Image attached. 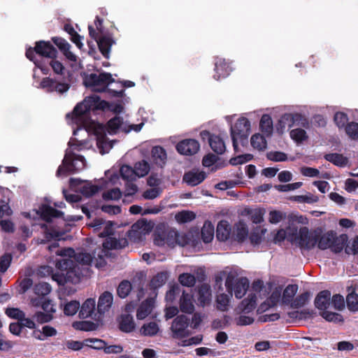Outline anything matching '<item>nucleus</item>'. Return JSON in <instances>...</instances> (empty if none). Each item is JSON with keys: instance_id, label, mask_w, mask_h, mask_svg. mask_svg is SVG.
I'll return each mask as SVG.
<instances>
[{"instance_id": "nucleus-1", "label": "nucleus", "mask_w": 358, "mask_h": 358, "mask_svg": "<svg viewBox=\"0 0 358 358\" xmlns=\"http://www.w3.org/2000/svg\"><path fill=\"white\" fill-rule=\"evenodd\" d=\"M153 236L154 243L158 246L166 244L172 247L176 245H191L196 248L200 244L199 229L190 230L187 233H180L171 228L169 225H156Z\"/></svg>"}, {"instance_id": "nucleus-2", "label": "nucleus", "mask_w": 358, "mask_h": 358, "mask_svg": "<svg viewBox=\"0 0 358 358\" xmlns=\"http://www.w3.org/2000/svg\"><path fill=\"white\" fill-rule=\"evenodd\" d=\"M25 55L43 74L47 75L49 69L46 62L52 57H57L58 52L50 41H39L35 43L34 48L27 49Z\"/></svg>"}, {"instance_id": "nucleus-3", "label": "nucleus", "mask_w": 358, "mask_h": 358, "mask_svg": "<svg viewBox=\"0 0 358 358\" xmlns=\"http://www.w3.org/2000/svg\"><path fill=\"white\" fill-rule=\"evenodd\" d=\"M108 104V101L101 100L98 95L93 94L87 96L74 107L72 119L76 121L89 120L92 111L104 110Z\"/></svg>"}, {"instance_id": "nucleus-4", "label": "nucleus", "mask_w": 358, "mask_h": 358, "mask_svg": "<svg viewBox=\"0 0 358 358\" xmlns=\"http://www.w3.org/2000/svg\"><path fill=\"white\" fill-rule=\"evenodd\" d=\"M319 229L320 236L317 239V247L321 250L330 249L334 253H340L348 241V235L343 234L338 236L337 233L332 230L324 233L322 227H319Z\"/></svg>"}, {"instance_id": "nucleus-5", "label": "nucleus", "mask_w": 358, "mask_h": 358, "mask_svg": "<svg viewBox=\"0 0 358 358\" xmlns=\"http://www.w3.org/2000/svg\"><path fill=\"white\" fill-rule=\"evenodd\" d=\"M293 231L294 234L289 236L292 244L296 243L300 248L307 250H312L317 246L320 236L319 227L313 230H309L308 227H303L298 231L297 225H296Z\"/></svg>"}, {"instance_id": "nucleus-6", "label": "nucleus", "mask_w": 358, "mask_h": 358, "mask_svg": "<svg viewBox=\"0 0 358 358\" xmlns=\"http://www.w3.org/2000/svg\"><path fill=\"white\" fill-rule=\"evenodd\" d=\"M248 225H217L216 237L220 241L243 243L248 237Z\"/></svg>"}, {"instance_id": "nucleus-7", "label": "nucleus", "mask_w": 358, "mask_h": 358, "mask_svg": "<svg viewBox=\"0 0 358 358\" xmlns=\"http://www.w3.org/2000/svg\"><path fill=\"white\" fill-rule=\"evenodd\" d=\"M250 131V122L244 117L238 118L234 125L231 126L230 134L235 152H238V139L243 146L248 144Z\"/></svg>"}, {"instance_id": "nucleus-8", "label": "nucleus", "mask_w": 358, "mask_h": 358, "mask_svg": "<svg viewBox=\"0 0 358 358\" xmlns=\"http://www.w3.org/2000/svg\"><path fill=\"white\" fill-rule=\"evenodd\" d=\"M85 159L83 155L73 152L66 154L62 164L56 172V176L60 177L69 173H74L85 166Z\"/></svg>"}, {"instance_id": "nucleus-9", "label": "nucleus", "mask_w": 358, "mask_h": 358, "mask_svg": "<svg viewBox=\"0 0 358 358\" xmlns=\"http://www.w3.org/2000/svg\"><path fill=\"white\" fill-rule=\"evenodd\" d=\"M114 81L110 73L103 72L99 74L92 73L85 77L83 83L87 87H92L94 91L101 92H104Z\"/></svg>"}, {"instance_id": "nucleus-10", "label": "nucleus", "mask_w": 358, "mask_h": 358, "mask_svg": "<svg viewBox=\"0 0 358 358\" xmlns=\"http://www.w3.org/2000/svg\"><path fill=\"white\" fill-rule=\"evenodd\" d=\"M36 213L38 215L39 218L47 222L48 224L53 222L55 220L60 219L63 221L66 220H78L82 217H78L76 219L74 217H71V218H65L64 213L56 209L55 208L50 206L46 203H41L37 210H36Z\"/></svg>"}, {"instance_id": "nucleus-11", "label": "nucleus", "mask_w": 358, "mask_h": 358, "mask_svg": "<svg viewBox=\"0 0 358 358\" xmlns=\"http://www.w3.org/2000/svg\"><path fill=\"white\" fill-rule=\"evenodd\" d=\"M287 221V224H308L306 217L299 213L292 212L289 214L280 210H273L269 212L268 222L270 224H278L282 221Z\"/></svg>"}, {"instance_id": "nucleus-12", "label": "nucleus", "mask_w": 358, "mask_h": 358, "mask_svg": "<svg viewBox=\"0 0 358 358\" xmlns=\"http://www.w3.org/2000/svg\"><path fill=\"white\" fill-rule=\"evenodd\" d=\"M225 286L228 292L232 294L234 292L236 298L241 299L249 287V280L246 277L236 278L232 273L228 274L225 280Z\"/></svg>"}, {"instance_id": "nucleus-13", "label": "nucleus", "mask_w": 358, "mask_h": 358, "mask_svg": "<svg viewBox=\"0 0 358 358\" xmlns=\"http://www.w3.org/2000/svg\"><path fill=\"white\" fill-rule=\"evenodd\" d=\"M113 226L114 225H106L103 231L100 234L101 237H108V238L103 243V247L110 250H117L125 248L128 245L129 238L124 237L117 239L115 238L110 237V235L113 234Z\"/></svg>"}, {"instance_id": "nucleus-14", "label": "nucleus", "mask_w": 358, "mask_h": 358, "mask_svg": "<svg viewBox=\"0 0 358 358\" xmlns=\"http://www.w3.org/2000/svg\"><path fill=\"white\" fill-rule=\"evenodd\" d=\"M79 309L80 318L85 319L90 317L96 322H101L102 321L98 309H96V301L94 299L89 298L86 299L82 306L80 305Z\"/></svg>"}, {"instance_id": "nucleus-15", "label": "nucleus", "mask_w": 358, "mask_h": 358, "mask_svg": "<svg viewBox=\"0 0 358 358\" xmlns=\"http://www.w3.org/2000/svg\"><path fill=\"white\" fill-rule=\"evenodd\" d=\"M94 135L96 138V145L101 155L107 153L113 147V143L109 141L106 136V126L97 124L94 127Z\"/></svg>"}, {"instance_id": "nucleus-16", "label": "nucleus", "mask_w": 358, "mask_h": 358, "mask_svg": "<svg viewBox=\"0 0 358 358\" xmlns=\"http://www.w3.org/2000/svg\"><path fill=\"white\" fill-rule=\"evenodd\" d=\"M155 225H131V229L127 232V237L131 243H140L145 239Z\"/></svg>"}, {"instance_id": "nucleus-17", "label": "nucleus", "mask_w": 358, "mask_h": 358, "mask_svg": "<svg viewBox=\"0 0 358 358\" xmlns=\"http://www.w3.org/2000/svg\"><path fill=\"white\" fill-rule=\"evenodd\" d=\"M189 318L185 315H178L173 320L171 329L174 338H183L188 336L187 328L189 325Z\"/></svg>"}, {"instance_id": "nucleus-18", "label": "nucleus", "mask_w": 358, "mask_h": 358, "mask_svg": "<svg viewBox=\"0 0 358 358\" xmlns=\"http://www.w3.org/2000/svg\"><path fill=\"white\" fill-rule=\"evenodd\" d=\"M202 140H208L210 148L217 155H222L226 150L225 143L223 139L217 135L212 134L207 130L200 132Z\"/></svg>"}, {"instance_id": "nucleus-19", "label": "nucleus", "mask_w": 358, "mask_h": 358, "mask_svg": "<svg viewBox=\"0 0 358 358\" xmlns=\"http://www.w3.org/2000/svg\"><path fill=\"white\" fill-rule=\"evenodd\" d=\"M40 85L48 92H57L61 94L67 92L70 88L69 83L60 82L50 77L43 78L40 83Z\"/></svg>"}, {"instance_id": "nucleus-20", "label": "nucleus", "mask_w": 358, "mask_h": 358, "mask_svg": "<svg viewBox=\"0 0 358 358\" xmlns=\"http://www.w3.org/2000/svg\"><path fill=\"white\" fill-rule=\"evenodd\" d=\"M199 149L200 144L199 141L193 138L182 140L176 145L177 151L183 155H194L199 152Z\"/></svg>"}, {"instance_id": "nucleus-21", "label": "nucleus", "mask_w": 358, "mask_h": 358, "mask_svg": "<svg viewBox=\"0 0 358 358\" xmlns=\"http://www.w3.org/2000/svg\"><path fill=\"white\" fill-rule=\"evenodd\" d=\"M113 303V295L108 291L103 292L99 297L97 309L103 320V315L108 312Z\"/></svg>"}, {"instance_id": "nucleus-22", "label": "nucleus", "mask_w": 358, "mask_h": 358, "mask_svg": "<svg viewBox=\"0 0 358 358\" xmlns=\"http://www.w3.org/2000/svg\"><path fill=\"white\" fill-rule=\"evenodd\" d=\"M231 66L230 63L226 61L225 59L217 57L215 62V71L214 77L216 80L222 78H226L231 71Z\"/></svg>"}, {"instance_id": "nucleus-23", "label": "nucleus", "mask_w": 358, "mask_h": 358, "mask_svg": "<svg viewBox=\"0 0 358 358\" xmlns=\"http://www.w3.org/2000/svg\"><path fill=\"white\" fill-rule=\"evenodd\" d=\"M52 41L57 46L65 57L71 62H76L77 57L70 51L71 45L63 38L54 36Z\"/></svg>"}, {"instance_id": "nucleus-24", "label": "nucleus", "mask_w": 358, "mask_h": 358, "mask_svg": "<svg viewBox=\"0 0 358 358\" xmlns=\"http://www.w3.org/2000/svg\"><path fill=\"white\" fill-rule=\"evenodd\" d=\"M265 213L266 210L264 208L246 207L242 210L241 215L243 216H249L252 224H261L264 221V215Z\"/></svg>"}, {"instance_id": "nucleus-25", "label": "nucleus", "mask_w": 358, "mask_h": 358, "mask_svg": "<svg viewBox=\"0 0 358 358\" xmlns=\"http://www.w3.org/2000/svg\"><path fill=\"white\" fill-rule=\"evenodd\" d=\"M119 329L124 333H131L136 327L133 317L129 314L121 315L118 318Z\"/></svg>"}, {"instance_id": "nucleus-26", "label": "nucleus", "mask_w": 358, "mask_h": 358, "mask_svg": "<svg viewBox=\"0 0 358 358\" xmlns=\"http://www.w3.org/2000/svg\"><path fill=\"white\" fill-rule=\"evenodd\" d=\"M96 43L102 55L108 59L111 46L115 43L114 40L109 36H101Z\"/></svg>"}, {"instance_id": "nucleus-27", "label": "nucleus", "mask_w": 358, "mask_h": 358, "mask_svg": "<svg viewBox=\"0 0 358 358\" xmlns=\"http://www.w3.org/2000/svg\"><path fill=\"white\" fill-rule=\"evenodd\" d=\"M206 178V173L201 172L188 171L183 176V181L188 185L196 186L201 183Z\"/></svg>"}, {"instance_id": "nucleus-28", "label": "nucleus", "mask_w": 358, "mask_h": 358, "mask_svg": "<svg viewBox=\"0 0 358 358\" xmlns=\"http://www.w3.org/2000/svg\"><path fill=\"white\" fill-rule=\"evenodd\" d=\"M331 292L325 289L320 292L315 299V306L319 310L327 309L330 304Z\"/></svg>"}, {"instance_id": "nucleus-29", "label": "nucleus", "mask_w": 358, "mask_h": 358, "mask_svg": "<svg viewBox=\"0 0 358 358\" xmlns=\"http://www.w3.org/2000/svg\"><path fill=\"white\" fill-rule=\"evenodd\" d=\"M41 228L43 229L44 237L47 241H50L52 240L54 241H59L64 240L63 237L65 234V232L63 231L56 230L53 225H41Z\"/></svg>"}, {"instance_id": "nucleus-30", "label": "nucleus", "mask_w": 358, "mask_h": 358, "mask_svg": "<svg viewBox=\"0 0 358 358\" xmlns=\"http://www.w3.org/2000/svg\"><path fill=\"white\" fill-rule=\"evenodd\" d=\"M154 299L148 298L143 301L137 309L136 317L138 320H143L152 311Z\"/></svg>"}, {"instance_id": "nucleus-31", "label": "nucleus", "mask_w": 358, "mask_h": 358, "mask_svg": "<svg viewBox=\"0 0 358 358\" xmlns=\"http://www.w3.org/2000/svg\"><path fill=\"white\" fill-rule=\"evenodd\" d=\"M294 126L292 113H285L281 116L275 125L276 131L279 134H282L285 129Z\"/></svg>"}, {"instance_id": "nucleus-32", "label": "nucleus", "mask_w": 358, "mask_h": 358, "mask_svg": "<svg viewBox=\"0 0 358 358\" xmlns=\"http://www.w3.org/2000/svg\"><path fill=\"white\" fill-rule=\"evenodd\" d=\"M257 306V296L255 294H250L238 305V309L244 313H251Z\"/></svg>"}, {"instance_id": "nucleus-33", "label": "nucleus", "mask_w": 358, "mask_h": 358, "mask_svg": "<svg viewBox=\"0 0 358 358\" xmlns=\"http://www.w3.org/2000/svg\"><path fill=\"white\" fill-rule=\"evenodd\" d=\"M211 299V289L209 285L202 284L198 287V301L201 306H204Z\"/></svg>"}, {"instance_id": "nucleus-34", "label": "nucleus", "mask_w": 358, "mask_h": 358, "mask_svg": "<svg viewBox=\"0 0 358 358\" xmlns=\"http://www.w3.org/2000/svg\"><path fill=\"white\" fill-rule=\"evenodd\" d=\"M151 152L154 162L162 167L166 160V150L162 146L157 145L152 148Z\"/></svg>"}, {"instance_id": "nucleus-35", "label": "nucleus", "mask_w": 358, "mask_h": 358, "mask_svg": "<svg viewBox=\"0 0 358 358\" xmlns=\"http://www.w3.org/2000/svg\"><path fill=\"white\" fill-rule=\"evenodd\" d=\"M192 295L182 292L180 300V309L182 313L191 314L194 310V306L192 301Z\"/></svg>"}, {"instance_id": "nucleus-36", "label": "nucleus", "mask_w": 358, "mask_h": 358, "mask_svg": "<svg viewBox=\"0 0 358 358\" xmlns=\"http://www.w3.org/2000/svg\"><path fill=\"white\" fill-rule=\"evenodd\" d=\"M266 231V229H262L261 225H257L251 233L248 234L247 238H249L252 245H259L264 238Z\"/></svg>"}, {"instance_id": "nucleus-37", "label": "nucleus", "mask_w": 358, "mask_h": 358, "mask_svg": "<svg viewBox=\"0 0 358 358\" xmlns=\"http://www.w3.org/2000/svg\"><path fill=\"white\" fill-rule=\"evenodd\" d=\"M296 225H287L285 229H280L275 234L273 238V242L275 243H280L285 239H287L289 242L291 243V239L289 236H291L292 234H294V229H295Z\"/></svg>"}, {"instance_id": "nucleus-38", "label": "nucleus", "mask_w": 358, "mask_h": 358, "mask_svg": "<svg viewBox=\"0 0 358 358\" xmlns=\"http://www.w3.org/2000/svg\"><path fill=\"white\" fill-rule=\"evenodd\" d=\"M168 279V273L166 271H162L157 273L153 278L151 279L149 287L150 289L155 291L158 288L161 287L164 285Z\"/></svg>"}, {"instance_id": "nucleus-39", "label": "nucleus", "mask_w": 358, "mask_h": 358, "mask_svg": "<svg viewBox=\"0 0 358 358\" xmlns=\"http://www.w3.org/2000/svg\"><path fill=\"white\" fill-rule=\"evenodd\" d=\"M259 127L261 131L266 136H270L273 133V121L268 114H264L260 120Z\"/></svg>"}, {"instance_id": "nucleus-40", "label": "nucleus", "mask_w": 358, "mask_h": 358, "mask_svg": "<svg viewBox=\"0 0 358 358\" xmlns=\"http://www.w3.org/2000/svg\"><path fill=\"white\" fill-rule=\"evenodd\" d=\"M65 275L67 280V282L72 284H77L80 281L82 273L80 269L78 264H76L71 267L69 270L66 271Z\"/></svg>"}, {"instance_id": "nucleus-41", "label": "nucleus", "mask_w": 358, "mask_h": 358, "mask_svg": "<svg viewBox=\"0 0 358 358\" xmlns=\"http://www.w3.org/2000/svg\"><path fill=\"white\" fill-rule=\"evenodd\" d=\"M101 189V187L93 185L92 182L87 181L83 185L80 187L79 191L84 196L91 197L96 194Z\"/></svg>"}, {"instance_id": "nucleus-42", "label": "nucleus", "mask_w": 358, "mask_h": 358, "mask_svg": "<svg viewBox=\"0 0 358 358\" xmlns=\"http://www.w3.org/2000/svg\"><path fill=\"white\" fill-rule=\"evenodd\" d=\"M159 331L158 324L155 322H150L147 324H144L141 329L140 333L144 336H155Z\"/></svg>"}, {"instance_id": "nucleus-43", "label": "nucleus", "mask_w": 358, "mask_h": 358, "mask_svg": "<svg viewBox=\"0 0 358 358\" xmlns=\"http://www.w3.org/2000/svg\"><path fill=\"white\" fill-rule=\"evenodd\" d=\"M250 143L253 148L259 151H263L267 147V142L265 137L260 134L252 135L250 138Z\"/></svg>"}, {"instance_id": "nucleus-44", "label": "nucleus", "mask_w": 358, "mask_h": 358, "mask_svg": "<svg viewBox=\"0 0 358 358\" xmlns=\"http://www.w3.org/2000/svg\"><path fill=\"white\" fill-rule=\"evenodd\" d=\"M196 217L194 212L183 210L176 214L175 219L178 224H186L193 221Z\"/></svg>"}, {"instance_id": "nucleus-45", "label": "nucleus", "mask_w": 358, "mask_h": 358, "mask_svg": "<svg viewBox=\"0 0 358 358\" xmlns=\"http://www.w3.org/2000/svg\"><path fill=\"white\" fill-rule=\"evenodd\" d=\"M324 159L334 164V165L340 167L345 166L348 163L346 157H343V155L338 153H329L324 155Z\"/></svg>"}, {"instance_id": "nucleus-46", "label": "nucleus", "mask_w": 358, "mask_h": 358, "mask_svg": "<svg viewBox=\"0 0 358 358\" xmlns=\"http://www.w3.org/2000/svg\"><path fill=\"white\" fill-rule=\"evenodd\" d=\"M298 291L297 285H288L283 291L282 301L285 304L291 303L294 299V295Z\"/></svg>"}, {"instance_id": "nucleus-47", "label": "nucleus", "mask_w": 358, "mask_h": 358, "mask_svg": "<svg viewBox=\"0 0 358 358\" xmlns=\"http://www.w3.org/2000/svg\"><path fill=\"white\" fill-rule=\"evenodd\" d=\"M351 288L352 291L346 296V303L350 310L356 311L358 310V294L355 292V287Z\"/></svg>"}, {"instance_id": "nucleus-48", "label": "nucleus", "mask_w": 358, "mask_h": 358, "mask_svg": "<svg viewBox=\"0 0 358 358\" xmlns=\"http://www.w3.org/2000/svg\"><path fill=\"white\" fill-rule=\"evenodd\" d=\"M46 65H48V69L50 66L55 74L64 75L66 69L63 64L57 59V57H52L46 62Z\"/></svg>"}, {"instance_id": "nucleus-49", "label": "nucleus", "mask_w": 358, "mask_h": 358, "mask_svg": "<svg viewBox=\"0 0 358 358\" xmlns=\"http://www.w3.org/2000/svg\"><path fill=\"white\" fill-rule=\"evenodd\" d=\"M214 226L215 225H203L201 231V236L205 243H209L213 241L215 234Z\"/></svg>"}, {"instance_id": "nucleus-50", "label": "nucleus", "mask_w": 358, "mask_h": 358, "mask_svg": "<svg viewBox=\"0 0 358 358\" xmlns=\"http://www.w3.org/2000/svg\"><path fill=\"white\" fill-rule=\"evenodd\" d=\"M132 286L131 282L127 280H124L119 284L117 287V294L121 299L126 298L131 292Z\"/></svg>"}, {"instance_id": "nucleus-51", "label": "nucleus", "mask_w": 358, "mask_h": 358, "mask_svg": "<svg viewBox=\"0 0 358 358\" xmlns=\"http://www.w3.org/2000/svg\"><path fill=\"white\" fill-rule=\"evenodd\" d=\"M150 164L145 160L138 162L134 165V171L138 178L145 176L150 171Z\"/></svg>"}, {"instance_id": "nucleus-52", "label": "nucleus", "mask_w": 358, "mask_h": 358, "mask_svg": "<svg viewBox=\"0 0 358 358\" xmlns=\"http://www.w3.org/2000/svg\"><path fill=\"white\" fill-rule=\"evenodd\" d=\"M122 118L119 116H115L113 118H111L108 122H107L106 129V131H108L109 134H115L117 131L119 129V128L122 124Z\"/></svg>"}, {"instance_id": "nucleus-53", "label": "nucleus", "mask_w": 358, "mask_h": 358, "mask_svg": "<svg viewBox=\"0 0 358 358\" xmlns=\"http://www.w3.org/2000/svg\"><path fill=\"white\" fill-rule=\"evenodd\" d=\"M120 173L122 179L127 181H133L136 179L134 169L129 165H123L120 169Z\"/></svg>"}, {"instance_id": "nucleus-54", "label": "nucleus", "mask_w": 358, "mask_h": 358, "mask_svg": "<svg viewBox=\"0 0 358 358\" xmlns=\"http://www.w3.org/2000/svg\"><path fill=\"white\" fill-rule=\"evenodd\" d=\"M52 290V287L48 282H38L34 287V293L38 296L45 297Z\"/></svg>"}, {"instance_id": "nucleus-55", "label": "nucleus", "mask_w": 358, "mask_h": 358, "mask_svg": "<svg viewBox=\"0 0 358 358\" xmlns=\"http://www.w3.org/2000/svg\"><path fill=\"white\" fill-rule=\"evenodd\" d=\"M77 264L73 260L69 258H62L61 259H58L56 262V268L60 271L66 272V271L69 270L71 267L74 266Z\"/></svg>"}, {"instance_id": "nucleus-56", "label": "nucleus", "mask_w": 358, "mask_h": 358, "mask_svg": "<svg viewBox=\"0 0 358 358\" xmlns=\"http://www.w3.org/2000/svg\"><path fill=\"white\" fill-rule=\"evenodd\" d=\"M73 327L85 331L96 330L99 326V322L94 323L91 321H82L73 324Z\"/></svg>"}, {"instance_id": "nucleus-57", "label": "nucleus", "mask_w": 358, "mask_h": 358, "mask_svg": "<svg viewBox=\"0 0 358 358\" xmlns=\"http://www.w3.org/2000/svg\"><path fill=\"white\" fill-rule=\"evenodd\" d=\"M310 297V293L308 292H305L299 296H297L293 301L291 302L290 306L293 308H299L303 306L307 301H308Z\"/></svg>"}, {"instance_id": "nucleus-58", "label": "nucleus", "mask_w": 358, "mask_h": 358, "mask_svg": "<svg viewBox=\"0 0 358 358\" xmlns=\"http://www.w3.org/2000/svg\"><path fill=\"white\" fill-rule=\"evenodd\" d=\"M178 281L183 286L192 287L194 286L196 283V278L195 276L191 273H183L179 275Z\"/></svg>"}, {"instance_id": "nucleus-59", "label": "nucleus", "mask_w": 358, "mask_h": 358, "mask_svg": "<svg viewBox=\"0 0 358 358\" xmlns=\"http://www.w3.org/2000/svg\"><path fill=\"white\" fill-rule=\"evenodd\" d=\"M79 308V301H71L65 304L64 307V313L68 316H73L78 312Z\"/></svg>"}, {"instance_id": "nucleus-60", "label": "nucleus", "mask_w": 358, "mask_h": 358, "mask_svg": "<svg viewBox=\"0 0 358 358\" xmlns=\"http://www.w3.org/2000/svg\"><path fill=\"white\" fill-rule=\"evenodd\" d=\"M290 137L296 143H302L308 138L306 131L303 129H294L290 131Z\"/></svg>"}, {"instance_id": "nucleus-61", "label": "nucleus", "mask_w": 358, "mask_h": 358, "mask_svg": "<svg viewBox=\"0 0 358 358\" xmlns=\"http://www.w3.org/2000/svg\"><path fill=\"white\" fill-rule=\"evenodd\" d=\"M75 262L78 264H80L83 265H90L92 262V257L90 254L87 252H78L76 253Z\"/></svg>"}, {"instance_id": "nucleus-62", "label": "nucleus", "mask_w": 358, "mask_h": 358, "mask_svg": "<svg viewBox=\"0 0 358 358\" xmlns=\"http://www.w3.org/2000/svg\"><path fill=\"white\" fill-rule=\"evenodd\" d=\"M121 196L122 192L117 187L104 192L102 194V198L105 201L118 200Z\"/></svg>"}, {"instance_id": "nucleus-63", "label": "nucleus", "mask_w": 358, "mask_h": 358, "mask_svg": "<svg viewBox=\"0 0 358 358\" xmlns=\"http://www.w3.org/2000/svg\"><path fill=\"white\" fill-rule=\"evenodd\" d=\"M266 157L273 162H285L287 159V155L280 151L269 152L266 154Z\"/></svg>"}, {"instance_id": "nucleus-64", "label": "nucleus", "mask_w": 358, "mask_h": 358, "mask_svg": "<svg viewBox=\"0 0 358 358\" xmlns=\"http://www.w3.org/2000/svg\"><path fill=\"white\" fill-rule=\"evenodd\" d=\"M13 257L10 253H5L0 257V272L5 273L10 265Z\"/></svg>"}]
</instances>
